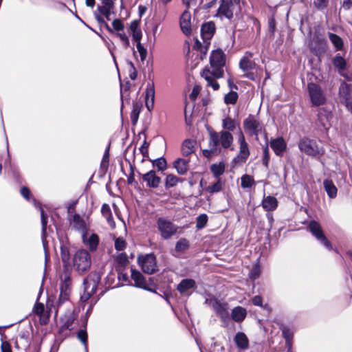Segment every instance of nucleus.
Instances as JSON below:
<instances>
[{
    "label": "nucleus",
    "mask_w": 352,
    "mask_h": 352,
    "mask_svg": "<svg viewBox=\"0 0 352 352\" xmlns=\"http://www.w3.org/2000/svg\"><path fill=\"white\" fill-rule=\"evenodd\" d=\"M225 63L224 53L220 50H214L210 56V66L206 67L201 72V76L207 81L208 86L214 90H218L219 88V85L215 79L223 76V67Z\"/></svg>",
    "instance_id": "f257e3e1"
},
{
    "label": "nucleus",
    "mask_w": 352,
    "mask_h": 352,
    "mask_svg": "<svg viewBox=\"0 0 352 352\" xmlns=\"http://www.w3.org/2000/svg\"><path fill=\"white\" fill-rule=\"evenodd\" d=\"M233 142L234 138L230 132L227 131L219 132L211 131L209 133V149L204 150V155L208 157L210 155L219 154L221 151V148H230L233 151Z\"/></svg>",
    "instance_id": "f03ea898"
},
{
    "label": "nucleus",
    "mask_w": 352,
    "mask_h": 352,
    "mask_svg": "<svg viewBox=\"0 0 352 352\" xmlns=\"http://www.w3.org/2000/svg\"><path fill=\"white\" fill-rule=\"evenodd\" d=\"M237 142L239 145V150L237 155L231 162V166L232 168L242 166L246 162L250 155L248 144L246 142L245 135L241 129H239L238 132Z\"/></svg>",
    "instance_id": "7ed1b4c3"
},
{
    "label": "nucleus",
    "mask_w": 352,
    "mask_h": 352,
    "mask_svg": "<svg viewBox=\"0 0 352 352\" xmlns=\"http://www.w3.org/2000/svg\"><path fill=\"white\" fill-rule=\"evenodd\" d=\"M91 265V258L89 252L85 250H78L73 257V265L79 274L87 272Z\"/></svg>",
    "instance_id": "20e7f679"
},
{
    "label": "nucleus",
    "mask_w": 352,
    "mask_h": 352,
    "mask_svg": "<svg viewBox=\"0 0 352 352\" xmlns=\"http://www.w3.org/2000/svg\"><path fill=\"white\" fill-rule=\"evenodd\" d=\"M298 148L300 151L312 157H320L324 154V149L318 144L316 141L306 137L300 140Z\"/></svg>",
    "instance_id": "39448f33"
},
{
    "label": "nucleus",
    "mask_w": 352,
    "mask_h": 352,
    "mask_svg": "<svg viewBox=\"0 0 352 352\" xmlns=\"http://www.w3.org/2000/svg\"><path fill=\"white\" fill-rule=\"evenodd\" d=\"M157 227L163 239L168 240L178 232L179 228L172 221L160 217L157 220Z\"/></svg>",
    "instance_id": "423d86ee"
},
{
    "label": "nucleus",
    "mask_w": 352,
    "mask_h": 352,
    "mask_svg": "<svg viewBox=\"0 0 352 352\" xmlns=\"http://www.w3.org/2000/svg\"><path fill=\"white\" fill-rule=\"evenodd\" d=\"M138 263L146 274H151L157 270L156 258L153 254L139 256Z\"/></svg>",
    "instance_id": "0eeeda50"
},
{
    "label": "nucleus",
    "mask_w": 352,
    "mask_h": 352,
    "mask_svg": "<svg viewBox=\"0 0 352 352\" xmlns=\"http://www.w3.org/2000/svg\"><path fill=\"white\" fill-rule=\"evenodd\" d=\"M307 89L314 106H320L324 103L325 96L321 88L316 84L309 83Z\"/></svg>",
    "instance_id": "6e6552de"
},
{
    "label": "nucleus",
    "mask_w": 352,
    "mask_h": 352,
    "mask_svg": "<svg viewBox=\"0 0 352 352\" xmlns=\"http://www.w3.org/2000/svg\"><path fill=\"white\" fill-rule=\"evenodd\" d=\"M252 58V54L251 53H247L245 56L241 59L239 67L245 72L246 77L254 80V75L252 71L256 68V63Z\"/></svg>",
    "instance_id": "1a4fd4ad"
},
{
    "label": "nucleus",
    "mask_w": 352,
    "mask_h": 352,
    "mask_svg": "<svg viewBox=\"0 0 352 352\" xmlns=\"http://www.w3.org/2000/svg\"><path fill=\"white\" fill-rule=\"evenodd\" d=\"M243 127L245 131L251 135L257 136L263 131L262 124L252 116H250L244 120Z\"/></svg>",
    "instance_id": "9d476101"
},
{
    "label": "nucleus",
    "mask_w": 352,
    "mask_h": 352,
    "mask_svg": "<svg viewBox=\"0 0 352 352\" xmlns=\"http://www.w3.org/2000/svg\"><path fill=\"white\" fill-rule=\"evenodd\" d=\"M309 229L311 234L320 241L327 248L331 249V243L327 240L323 233L321 226L316 221H311L309 224Z\"/></svg>",
    "instance_id": "9b49d317"
},
{
    "label": "nucleus",
    "mask_w": 352,
    "mask_h": 352,
    "mask_svg": "<svg viewBox=\"0 0 352 352\" xmlns=\"http://www.w3.org/2000/svg\"><path fill=\"white\" fill-rule=\"evenodd\" d=\"M234 3H235L233 0H221V4L218 9L217 14L220 16L231 19L233 16Z\"/></svg>",
    "instance_id": "f8f14e48"
},
{
    "label": "nucleus",
    "mask_w": 352,
    "mask_h": 352,
    "mask_svg": "<svg viewBox=\"0 0 352 352\" xmlns=\"http://www.w3.org/2000/svg\"><path fill=\"white\" fill-rule=\"evenodd\" d=\"M142 179L146 182L147 186L156 188L160 186L161 179L156 175L155 172L150 170L142 175Z\"/></svg>",
    "instance_id": "ddd939ff"
},
{
    "label": "nucleus",
    "mask_w": 352,
    "mask_h": 352,
    "mask_svg": "<svg viewBox=\"0 0 352 352\" xmlns=\"http://www.w3.org/2000/svg\"><path fill=\"white\" fill-rule=\"evenodd\" d=\"M82 239L83 243L88 245L91 251H94L97 248L99 238L96 234L92 233L89 235V234L86 232L82 234Z\"/></svg>",
    "instance_id": "4468645a"
},
{
    "label": "nucleus",
    "mask_w": 352,
    "mask_h": 352,
    "mask_svg": "<svg viewBox=\"0 0 352 352\" xmlns=\"http://www.w3.org/2000/svg\"><path fill=\"white\" fill-rule=\"evenodd\" d=\"M155 89L153 84H148L145 90V104L147 109L151 111L154 107Z\"/></svg>",
    "instance_id": "2eb2a0df"
},
{
    "label": "nucleus",
    "mask_w": 352,
    "mask_h": 352,
    "mask_svg": "<svg viewBox=\"0 0 352 352\" xmlns=\"http://www.w3.org/2000/svg\"><path fill=\"white\" fill-rule=\"evenodd\" d=\"M190 248V241L186 238H181L179 239L175 246L174 254L175 256L179 257L182 254H184Z\"/></svg>",
    "instance_id": "dca6fc26"
},
{
    "label": "nucleus",
    "mask_w": 352,
    "mask_h": 352,
    "mask_svg": "<svg viewBox=\"0 0 352 352\" xmlns=\"http://www.w3.org/2000/svg\"><path fill=\"white\" fill-rule=\"evenodd\" d=\"M131 278L134 280L136 287L153 292L151 289L147 287L146 282L143 275L135 270H131Z\"/></svg>",
    "instance_id": "f3484780"
},
{
    "label": "nucleus",
    "mask_w": 352,
    "mask_h": 352,
    "mask_svg": "<svg viewBox=\"0 0 352 352\" xmlns=\"http://www.w3.org/2000/svg\"><path fill=\"white\" fill-rule=\"evenodd\" d=\"M215 30V25L213 22H208L204 23L201 30V34L205 41H209L213 36Z\"/></svg>",
    "instance_id": "a211bd4d"
},
{
    "label": "nucleus",
    "mask_w": 352,
    "mask_h": 352,
    "mask_svg": "<svg viewBox=\"0 0 352 352\" xmlns=\"http://www.w3.org/2000/svg\"><path fill=\"white\" fill-rule=\"evenodd\" d=\"M96 283L93 280L85 279L84 280V295L82 298L85 300H87L90 298L96 292Z\"/></svg>",
    "instance_id": "6ab92c4d"
},
{
    "label": "nucleus",
    "mask_w": 352,
    "mask_h": 352,
    "mask_svg": "<svg viewBox=\"0 0 352 352\" xmlns=\"http://www.w3.org/2000/svg\"><path fill=\"white\" fill-rule=\"evenodd\" d=\"M180 25L184 33L188 34L190 32V14L185 10L180 18Z\"/></svg>",
    "instance_id": "aec40b11"
},
{
    "label": "nucleus",
    "mask_w": 352,
    "mask_h": 352,
    "mask_svg": "<svg viewBox=\"0 0 352 352\" xmlns=\"http://www.w3.org/2000/svg\"><path fill=\"white\" fill-rule=\"evenodd\" d=\"M8 157H10L9 156V151H8ZM4 166L5 168H6L8 166H9V171H10L12 174V176L15 180V182L19 185V193L21 194V195H22V183L21 182V177H20V175L19 173H17L14 169V168L12 167V166L11 165V162H10V158H8V160H6L4 162Z\"/></svg>",
    "instance_id": "412c9836"
},
{
    "label": "nucleus",
    "mask_w": 352,
    "mask_h": 352,
    "mask_svg": "<svg viewBox=\"0 0 352 352\" xmlns=\"http://www.w3.org/2000/svg\"><path fill=\"white\" fill-rule=\"evenodd\" d=\"M262 206L267 211L274 210L278 206V201L273 196L264 197L262 201Z\"/></svg>",
    "instance_id": "4be33fe9"
},
{
    "label": "nucleus",
    "mask_w": 352,
    "mask_h": 352,
    "mask_svg": "<svg viewBox=\"0 0 352 352\" xmlns=\"http://www.w3.org/2000/svg\"><path fill=\"white\" fill-rule=\"evenodd\" d=\"M70 224L72 227L77 230H79L82 233V234L85 232L86 230V224L84 220L80 218V217L78 214H74L73 216L72 219L71 220Z\"/></svg>",
    "instance_id": "5701e85b"
},
{
    "label": "nucleus",
    "mask_w": 352,
    "mask_h": 352,
    "mask_svg": "<svg viewBox=\"0 0 352 352\" xmlns=\"http://www.w3.org/2000/svg\"><path fill=\"white\" fill-rule=\"evenodd\" d=\"M173 166L179 175H184L186 173L188 169V160L182 158H178L174 162Z\"/></svg>",
    "instance_id": "b1692460"
},
{
    "label": "nucleus",
    "mask_w": 352,
    "mask_h": 352,
    "mask_svg": "<svg viewBox=\"0 0 352 352\" xmlns=\"http://www.w3.org/2000/svg\"><path fill=\"white\" fill-rule=\"evenodd\" d=\"M270 146L274 153L278 155H281L286 148V144L283 138L272 140L270 142Z\"/></svg>",
    "instance_id": "393cba45"
},
{
    "label": "nucleus",
    "mask_w": 352,
    "mask_h": 352,
    "mask_svg": "<svg viewBox=\"0 0 352 352\" xmlns=\"http://www.w3.org/2000/svg\"><path fill=\"white\" fill-rule=\"evenodd\" d=\"M196 142L193 140L187 139L183 142L182 152L184 155L188 156L195 151Z\"/></svg>",
    "instance_id": "a878e982"
},
{
    "label": "nucleus",
    "mask_w": 352,
    "mask_h": 352,
    "mask_svg": "<svg viewBox=\"0 0 352 352\" xmlns=\"http://www.w3.org/2000/svg\"><path fill=\"white\" fill-rule=\"evenodd\" d=\"M195 285V282L193 279L186 278L182 280L177 285V289L181 293L184 294L188 289L193 288Z\"/></svg>",
    "instance_id": "bb28decb"
},
{
    "label": "nucleus",
    "mask_w": 352,
    "mask_h": 352,
    "mask_svg": "<svg viewBox=\"0 0 352 352\" xmlns=\"http://www.w3.org/2000/svg\"><path fill=\"white\" fill-rule=\"evenodd\" d=\"M34 310L35 313L40 316V322L42 324H45L47 323L48 320V316L46 315L45 312V306L43 303H37L35 305Z\"/></svg>",
    "instance_id": "cd10ccee"
},
{
    "label": "nucleus",
    "mask_w": 352,
    "mask_h": 352,
    "mask_svg": "<svg viewBox=\"0 0 352 352\" xmlns=\"http://www.w3.org/2000/svg\"><path fill=\"white\" fill-rule=\"evenodd\" d=\"M324 189L331 198H334L337 195V188L331 180L326 179L323 182Z\"/></svg>",
    "instance_id": "c85d7f7f"
},
{
    "label": "nucleus",
    "mask_w": 352,
    "mask_h": 352,
    "mask_svg": "<svg viewBox=\"0 0 352 352\" xmlns=\"http://www.w3.org/2000/svg\"><path fill=\"white\" fill-rule=\"evenodd\" d=\"M246 316V310L241 307H235L232 312V318L236 322H241L244 320Z\"/></svg>",
    "instance_id": "c756f323"
},
{
    "label": "nucleus",
    "mask_w": 352,
    "mask_h": 352,
    "mask_svg": "<svg viewBox=\"0 0 352 352\" xmlns=\"http://www.w3.org/2000/svg\"><path fill=\"white\" fill-rule=\"evenodd\" d=\"M234 340L238 347L241 349L248 347V339L243 333H236Z\"/></svg>",
    "instance_id": "7c9ffc66"
},
{
    "label": "nucleus",
    "mask_w": 352,
    "mask_h": 352,
    "mask_svg": "<svg viewBox=\"0 0 352 352\" xmlns=\"http://www.w3.org/2000/svg\"><path fill=\"white\" fill-rule=\"evenodd\" d=\"M101 211H102V215L106 218L109 226L112 228H114L116 225H115V222L113 221V220L112 219L110 207L107 204H103Z\"/></svg>",
    "instance_id": "2f4dec72"
},
{
    "label": "nucleus",
    "mask_w": 352,
    "mask_h": 352,
    "mask_svg": "<svg viewBox=\"0 0 352 352\" xmlns=\"http://www.w3.org/2000/svg\"><path fill=\"white\" fill-rule=\"evenodd\" d=\"M329 40L337 50H341L343 47L342 39L337 34L329 32Z\"/></svg>",
    "instance_id": "473e14b6"
},
{
    "label": "nucleus",
    "mask_w": 352,
    "mask_h": 352,
    "mask_svg": "<svg viewBox=\"0 0 352 352\" xmlns=\"http://www.w3.org/2000/svg\"><path fill=\"white\" fill-rule=\"evenodd\" d=\"M142 105L140 103L135 102L133 105V111L131 112V118L132 122L135 124L138 120L139 115L141 112Z\"/></svg>",
    "instance_id": "72a5a7b5"
},
{
    "label": "nucleus",
    "mask_w": 352,
    "mask_h": 352,
    "mask_svg": "<svg viewBox=\"0 0 352 352\" xmlns=\"http://www.w3.org/2000/svg\"><path fill=\"white\" fill-rule=\"evenodd\" d=\"M236 126L235 121L230 117L226 118L222 121V126L225 129L224 131H232L236 129Z\"/></svg>",
    "instance_id": "f704fd0d"
},
{
    "label": "nucleus",
    "mask_w": 352,
    "mask_h": 352,
    "mask_svg": "<svg viewBox=\"0 0 352 352\" xmlns=\"http://www.w3.org/2000/svg\"><path fill=\"white\" fill-rule=\"evenodd\" d=\"M179 181V179L176 175L168 174L165 179V186L166 188L173 187L177 184Z\"/></svg>",
    "instance_id": "c9c22d12"
},
{
    "label": "nucleus",
    "mask_w": 352,
    "mask_h": 352,
    "mask_svg": "<svg viewBox=\"0 0 352 352\" xmlns=\"http://www.w3.org/2000/svg\"><path fill=\"white\" fill-rule=\"evenodd\" d=\"M210 170L213 175L218 177L222 175L225 170V166L223 163L212 164L210 167Z\"/></svg>",
    "instance_id": "e433bc0d"
},
{
    "label": "nucleus",
    "mask_w": 352,
    "mask_h": 352,
    "mask_svg": "<svg viewBox=\"0 0 352 352\" xmlns=\"http://www.w3.org/2000/svg\"><path fill=\"white\" fill-rule=\"evenodd\" d=\"M254 184V180L249 175H245L241 177V187L243 188H251Z\"/></svg>",
    "instance_id": "4c0bfd02"
},
{
    "label": "nucleus",
    "mask_w": 352,
    "mask_h": 352,
    "mask_svg": "<svg viewBox=\"0 0 352 352\" xmlns=\"http://www.w3.org/2000/svg\"><path fill=\"white\" fill-rule=\"evenodd\" d=\"M213 307L215 311L219 314L222 317L227 315L226 305L221 304L218 301H215L213 304Z\"/></svg>",
    "instance_id": "58836bf2"
},
{
    "label": "nucleus",
    "mask_w": 352,
    "mask_h": 352,
    "mask_svg": "<svg viewBox=\"0 0 352 352\" xmlns=\"http://www.w3.org/2000/svg\"><path fill=\"white\" fill-rule=\"evenodd\" d=\"M113 10V8L100 6H98L96 11L99 14L104 15L107 20H110V15Z\"/></svg>",
    "instance_id": "ea45409f"
},
{
    "label": "nucleus",
    "mask_w": 352,
    "mask_h": 352,
    "mask_svg": "<svg viewBox=\"0 0 352 352\" xmlns=\"http://www.w3.org/2000/svg\"><path fill=\"white\" fill-rule=\"evenodd\" d=\"M333 65L340 70H344L346 67V63L342 56H336L333 58Z\"/></svg>",
    "instance_id": "a19ab883"
},
{
    "label": "nucleus",
    "mask_w": 352,
    "mask_h": 352,
    "mask_svg": "<svg viewBox=\"0 0 352 352\" xmlns=\"http://www.w3.org/2000/svg\"><path fill=\"white\" fill-rule=\"evenodd\" d=\"M238 99V94L235 91H230L225 96L224 100L227 104H235Z\"/></svg>",
    "instance_id": "79ce46f5"
},
{
    "label": "nucleus",
    "mask_w": 352,
    "mask_h": 352,
    "mask_svg": "<svg viewBox=\"0 0 352 352\" xmlns=\"http://www.w3.org/2000/svg\"><path fill=\"white\" fill-rule=\"evenodd\" d=\"M207 221H208V217H207V215L205 214H200L199 216H198L197 217L196 227L198 229H201V228H203L206 226Z\"/></svg>",
    "instance_id": "37998d69"
},
{
    "label": "nucleus",
    "mask_w": 352,
    "mask_h": 352,
    "mask_svg": "<svg viewBox=\"0 0 352 352\" xmlns=\"http://www.w3.org/2000/svg\"><path fill=\"white\" fill-rule=\"evenodd\" d=\"M153 165L156 166L159 170H164L166 168V161L164 157H160L153 162Z\"/></svg>",
    "instance_id": "c03bdc74"
},
{
    "label": "nucleus",
    "mask_w": 352,
    "mask_h": 352,
    "mask_svg": "<svg viewBox=\"0 0 352 352\" xmlns=\"http://www.w3.org/2000/svg\"><path fill=\"white\" fill-rule=\"evenodd\" d=\"M221 187H222V184L220 182V179H219L214 184L209 186L207 188V190L208 192H210V193L217 192L221 190Z\"/></svg>",
    "instance_id": "a18cd8bd"
},
{
    "label": "nucleus",
    "mask_w": 352,
    "mask_h": 352,
    "mask_svg": "<svg viewBox=\"0 0 352 352\" xmlns=\"http://www.w3.org/2000/svg\"><path fill=\"white\" fill-rule=\"evenodd\" d=\"M68 287H69V284L67 283H65L64 285H63L61 286L60 300H65L68 298V292H67Z\"/></svg>",
    "instance_id": "49530a36"
},
{
    "label": "nucleus",
    "mask_w": 352,
    "mask_h": 352,
    "mask_svg": "<svg viewBox=\"0 0 352 352\" xmlns=\"http://www.w3.org/2000/svg\"><path fill=\"white\" fill-rule=\"evenodd\" d=\"M137 50L140 54L141 60L144 61L147 56L146 49L142 45L141 43H137Z\"/></svg>",
    "instance_id": "de8ad7c7"
},
{
    "label": "nucleus",
    "mask_w": 352,
    "mask_h": 352,
    "mask_svg": "<svg viewBox=\"0 0 352 352\" xmlns=\"http://www.w3.org/2000/svg\"><path fill=\"white\" fill-rule=\"evenodd\" d=\"M60 256L63 263H67L69 259V250L66 247H62L60 249Z\"/></svg>",
    "instance_id": "09e8293b"
},
{
    "label": "nucleus",
    "mask_w": 352,
    "mask_h": 352,
    "mask_svg": "<svg viewBox=\"0 0 352 352\" xmlns=\"http://www.w3.org/2000/svg\"><path fill=\"white\" fill-rule=\"evenodd\" d=\"M129 66H130L129 77L131 80H135L138 76L137 70H136L134 65L133 64V63L129 62Z\"/></svg>",
    "instance_id": "8fccbe9b"
},
{
    "label": "nucleus",
    "mask_w": 352,
    "mask_h": 352,
    "mask_svg": "<svg viewBox=\"0 0 352 352\" xmlns=\"http://www.w3.org/2000/svg\"><path fill=\"white\" fill-rule=\"evenodd\" d=\"M263 164L267 167L270 160L269 148L267 146L263 149Z\"/></svg>",
    "instance_id": "3c124183"
},
{
    "label": "nucleus",
    "mask_w": 352,
    "mask_h": 352,
    "mask_svg": "<svg viewBox=\"0 0 352 352\" xmlns=\"http://www.w3.org/2000/svg\"><path fill=\"white\" fill-rule=\"evenodd\" d=\"M329 0H314V5L318 9L324 8L328 4Z\"/></svg>",
    "instance_id": "603ef678"
},
{
    "label": "nucleus",
    "mask_w": 352,
    "mask_h": 352,
    "mask_svg": "<svg viewBox=\"0 0 352 352\" xmlns=\"http://www.w3.org/2000/svg\"><path fill=\"white\" fill-rule=\"evenodd\" d=\"M78 338L85 346L87 345V334L85 331H80L78 333Z\"/></svg>",
    "instance_id": "864d4df0"
},
{
    "label": "nucleus",
    "mask_w": 352,
    "mask_h": 352,
    "mask_svg": "<svg viewBox=\"0 0 352 352\" xmlns=\"http://www.w3.org/2000/svg\"><path fill=\"white\" fill-rule=\"evenodd\" d=\"M112 25L117 31H120L124 29V25L120 19H115L112 23Z\"/></svg>",
    "instance_id": "5fc2aeb1"
},
{
    "label": "nucleus",
    "mask_w": 352,
    "mask_h": 352,
    "mask_svg": "<svg viewBox=\"0 0 352 352\" xmlns=\"http://www.w3.org/2000/svg\"><path fill=\"white\" fill-rule=\"evenodd\" d=\"M125 241L120 239H117L115 241V247L118 250H122L125 247Z\"/></svg>",
    "instance_id": "6e6d98bb"
},
{
    "label": "nucleus",
    "mask_w": 352,
    "mask_h": 352,
    "mask_svg": "<svg viewBox=\"0 0 352 352\" xmlns=\"http://www.w3.org/2000/svg\"><path fill=\"white\" fill-rule=\"evenodd\" d=\"M260 274V270L258 266H254L250 272V276L252 279L256 278Z\"/></svg>",
    "instance_id": "4d7b16f0"
},
{
    "label": "nucleus",
    "mask_w": 352,
    "mask_h": 352,
    "mask_svg": "<svg viewBox=\"0 0 352 352\" xmlns=\"http://www.w3.org/2000/svg\"><path fill=\"white\" fill-rule=\"evenodd\" d=\"M1 352H12L10 344L6 341L1 342Z\"/></svg>",
    "instance_id": "13d9d810"
},
{
    "label": "nucleus",
    "mask_w": 352,
    "mask_h": 352,
    "mask_svg": "<svg viewBox=\"0 0 352 352\" xmlns=\"http://www.w3.org/2000/svg\"><path fill=\"white\" fill-rule=\"evenodd\" d=\"M199 91L200 88L198 86L195 87L189 96L190 98L192 100H195L197 98V96L199 95Z\"/></svg>",
    "instance_id": "bf43d9fd"
},
{
    "label": "nucleus",
    "mask_w": 352,
    "mask_h": 352,
    "mask_svg": "<svg viewBox=\"0 0 352 352\" xmlns=\"http://www.w3.org/2000/svg\"><path fill=\"white\" fill-rule=\"evenodd\" d=\"M102 14H99L98 12H97V11H95L94 12V16L97 21V22L100 24V25H105L107 27H108L107 24L105 23L104 19L102 18V16H101Z\"/></svg>",
    "instance_id": "052dcab7"
},
{
    "label": "nucleus",
    "mask_w": 352,
    "mask_h": 352,
    "mask_svg": "<svg viewBox=\"0 0 352 352\" xmlns=\"http://www.w3.org/2000/svg\"><path fill=\"white\" fill-rule=\"evenodd\" d=\"M133 38L137 43H140V40L142 38V32L141 30H139L138 31L133 32Z\"/></svg>",
    "instance_id": "680f3d73"
},
{
    "label": "nucleus",
    "mask_w": 352,
    "mask_h": 352,
    "mask_svg": "<svg viewBox=\"0 0 352 352\" xmlns=\"http://www.w3.org/2000/svg\"><path fill=\"white\" fill-rule=\"evenodd\" d=\"M148 143L144 141L142 146L140 147V152L142 153L144 156H146L148 154Z\"/></svg>",
    "instance_id": "e2e57ef3"
},
{
    "label": "nucleus",
    "mask_w": 352,
    "mask_h": 352,
    "mask_svg": "<svg viewBox=\"0 0 352 352\" xmlns=\"http://www.w3.org/2000/svg\"><path fill=\"white\" fill-rule=\"evenodd\" d=\"M118 36L120 37V40L124 43L126 47H128L129 45V40L125 34H118Z\"/></svg>",
    "instance_id": "0e129e2a"
},
{
    "label": "nucleus",
    "mask_w": 352,
    "mask_h": 352,
    "mask_svg": "<svg viewBox=\"0 0 352 352\" xmlns=\"http://www.w3.org/2000/svg\"><path fill=\"white\" fill-rule=\"evenodd\" d=\"M262 298L260 296H256L252 299V302L254 305L262 306Z\"/></svg>",
    "instance_id": "69168bd1"
},
{
    "label": "nucleus",
    "mask_w": 352,
    "mask_h": 352,
    "mask_svg": "<svg viewBox=\"0 0 352 352\" xmlns=\"http://www.w3.org/2000/svg\"><path fill=\"white\" fill-rule=\"evenodd\" d=\"M138 25H139V23L137 21H133L131 23L130 30H131L132 32L140 30V29H138Z\"/></svg>",
    "instance_id": "338daca9"
},
{
    "label": "nucleus",
    "mask_w": 352,
    "mask_h": 352,
    "mask_svg": "<svg viewBox=\"0 0 352 352\" xmlns=\"http://www.w3.org/2000/svg\"><path fill=\"white\" fill-rule=\"evenodd\" d=\"M102 6L114 8L113 1L112 0H101Z\"/></svg>",
    "instance_id": "774afa93"
}]
</instances>
